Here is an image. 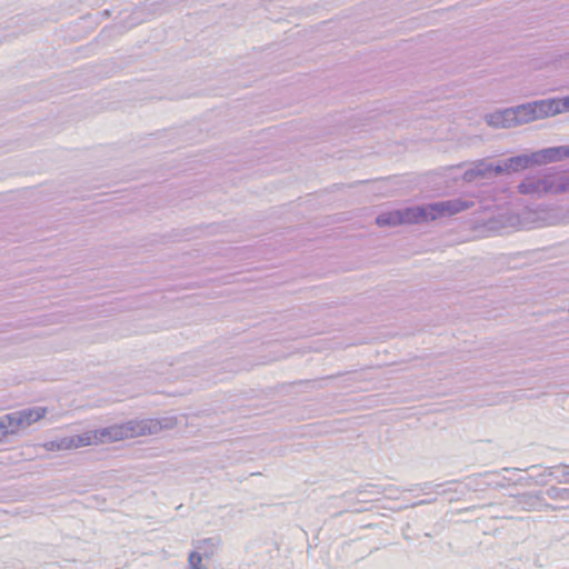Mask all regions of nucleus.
Returning <instances> with one entry per match:
<instances>
[{
    "label": "nucleus",
    "mask_w": 569,
    "mask_h": 569,
    "mask_svg": "<svg viewBox=\"0 0 569 569\" xmlns=\"http://www.w3.org/2000/svg\"><path fill=\"white\" fill-rule=\"evenodd\" d=\"M177 419L167 417L161 419H142L130 420L126 423L113 425L97 430H89L87 437H90V446L114 442L128 438H136L140 436L157 435L162 430L174 428Z\"/></svg>",
    "instance_id": "f257e3e1"
},
{
    "label": "nucleus",
    "mask_w": 569,
    "mask_h": 569,
    "mask_svg": "<svg viewBox=\"0 0 569 569\" xmlns=\"http://www.w3.org/2000/svg\"><path fill=\"white\" fill-rule=\"evenodd\" d=\"M520 194L533 199L553 197L569 192V169L550 167L527 174L517 186Z\"/></svg>",
    "instance_id": "f03ea898"
},
{
    "label": "nucleus",
    "mask_w": 569,
    "mask_h": 569,
    "mask_svg": "<svg viewBox=\"0 0 569 569\" xmlns=\"http://www.w3.org/2000/svg\"><path fill=\"white\" fill-rule=\"evenodd\" d=\"M560 107V100L555 99L536 100L512 107L511 110L515 112V126L517 127L535 120L555 116L561 112Z\"/></svg>",
    "instance_id": "7ed1b4c3"
},
{
    "label": "nucleus",
    "mask_w": 569,
    "mask_h": 569,
    "mask_svg": "<svg viewBox=\"0 0 569 569\" xmlns=\"http://www.w3.org/2000/svg\"><path fill=\"white\" fill-rule=\"evenodd\" d=\"M46 407H31L6 413L1 417L6 437L17 436L47 415Z\"/></svg>",
    "instance_id": "20e7f679"
},
{
    "label": "nucleus",
    "mask_w": 569,
    "mask_h": 569,
    "mask_svg": "<svg viewBox=\"0 0 569 569\" xmlns=\"http://www.w3.org/2000/svg\"><path fill=\"white\" fill-rule=\"evenodd\" d=\"M473 206L472 201L460 198L417 206L419 223L436 220L438 218L451 217Z\"/></svg>",
    "instance_id": "39448f33"
},
{
    "label": "nucleus",
    "mask_w": 569,
    "mask_h": 569,
    "mask_svg": "<svg viewBox=\"0 0 569 569\" xmlns=\"http://www.w3.org/2000/svg\"><path fill=\"white\" fill-rule=\"evenodd\" d=\"M417 207L383 212L376 218L379 227H396L403 223H419Z\"/></svg>",
    "instance_id": "423d86ee"
},
{
    "label": "nucleus",
    "mask_w": 569,
    "mask_h": 569,
    "mask_svg": "<svg viewBox=\"0 0 569 569\" xmlns=\"http://www.w3.org/2000/svg\"><path fill=\"white\" fill-rule=\"evenodd\" d=\"M535 166L547 164L569 158V146H559L531 152Z\"/></svg>",
    "instance_id": "0eeeda50"
},
{
    "label": "nucleus",
    "mask_w": 569,
    "mask_h": 569,
    "mask_svg": "<svg viewBox=\"0 0 569 569\" xmlns=\"http://www.w3.org/2000/svg\"><path fill=\"white\" fill-rule=\"evenodd\" d=\"M531 166H535L533 158H531V153L519 154L516 157L505 159L500 163H497L496 174L519 172Z\"/></svg>",
    "instance_id": "6e6552de"
},
{
    "label": "nucleus",
    "mask_w": 569,
    "mask_h": 569,
    "mask_svg": "<svg viewBox=\"0 0 569 569\" xmlns=\"http://www.w3.org/2000/svg\"><path fill=\"white\" fill-rule=\"evenodd\" d=\"M511 108H506L502 110H497L495 112L488 113L485 116V120L488 126L499 129V128H513L515 126V117Z\"/></svg>",
    "instance_id": "1a4fd4ad"
},
{
    "label": "nucleus",
    "mask_w": 569,
    "mask_h": 569,
    "mask_svg": "<svg viewBox=\"0 0 569 569\" xmlns=\"http://www.w3.org/2000/svg\"><path fill=\"white\" fill-rule=\"evenodd\" d=\"M393 490L391 488H381L380 486L368 483L357 492V500L368 502L378 500L380 496L391 497Z\"/></svg>",
    "instance_id": "9d476101"
},
{
    "label": "nucleus",
    "mask_w": 569,
    "mask_h": 569,
    "mask_svg": "<svg viewBox=\"0 0 569 569\" xmlns=\"http://www.w3.org/2000/svg\"><path fill=\"white\" fill-rule=\"evenodd\" d=\"M86 446H90V437H87V432H83L81 435L63 437L61 439H58L56 449L70 450Z\"/></svg>",
    "instance_id": "9b49d317"
},
{
    "label": "nucleus",
    "mask_w": 569,
    "mask_h": 569,
    "mask_svg": "<svg viewBox=\"0 0 569 569\" xmlns=\"http://www.w3.org/2000/svg\"><path fill=\"white\" fill-rule=\"evenodd\" d=\"M541 492H526L517 497V503L526 510H537L542 506Z\"/></svg>",
    "instance_id": "f8f14e48"
},
{
    "label": "nucleus",
    "mask_w": 569,
    "mask_h": 569,
    "mask_svg": "<svg viewBox=\"0 0 569 569\" xmlns=\"http://www.w3.org/2000/svg\"><path fill=\"white\" fill-rule=\"evenodd\" d=\"M475 166L479 170V173H480L482 179L483 178H490L492 176H497L496 174V167H497V164H495L492 162H488L486 160H480V161L476 162Z\"/></svg>",
    "instance_id": "ddd939ff"
},
{
    "label": "nucleus",
    "mask_w": 569,
    "mask_h": 569,
    "mask_svg": "<svg viewBox=\"0 0 569 569\" xmlns=\"http://www.w3.org/2000/svg\"><path fill=\"white\" fill-rule=\"evenodd\" d=\"M546 495L550 499H559L566 501L569 500V488L550 487L547 489Z\"/></svg>",
    "instance_id": "4468645a"
},
{
    "label": "nucleus",
    "mask_w": 569,
    "mask_h": 569,
    "mask_svg": "<svg viewBox=\"0 0 569 569\" xmlns=\"http://www.w3.org/2000/svg\"><path fill=\"white\" fill-rule=\"evenodd\" d=\"M462 179L463 181L466 182H472V181H476L478 179H482L480 173H479V170L477 169L476 166H473L472 168L466 170L463 172V176H462Z\"/></svg>",
    "instance_id": "2eb2a0df"
},
{
    "label": "nucleus",
    "mask_w": 569,
    "mask_h": 569,
    "mask_svg": "<svg viewBox=\"0 0 569 569\" xmlns=\"http://www.w3.org/2000/svg\"><path fill=\"white\" fill-rule=\"evenodd\" d=\"M556 220L558 223H569V204L566 208L558 209Z\"/></svg>",
    "instance_id": "dca6fc26"
},
{
    "label": "nucleus",
    "mask_w": 569,
    "mask_h": 569,
    "mask_svg": "<svg viewBox=\"0 0 569 569\" xmlns=\"http://www.w3.org/2000/svg\"><path fill=\"white\" fill-rule=\"evenodd\" d=\"M201 562H202V558L198 552H192L189 556V563L191 566V569H202Z\"/></svg>",
    "instance_id": "f3484780"
},
{
    "label": "nucleus",
    "mask_w": 569,
    "mask_h": 569,
    "mask_svg": "<svg viewBox=\"0 0 569 569\" xmlns=\"http://www.w3.org/2000/svg\"><path fill=\"white\" fill-rule=\"evenodd\" d=\"M57 442H58V440L49 441V442H47V443L44 445V448H46L47 450H57V449H56Z\"/></svg>",
    "instance_id": "a211bd4d"
},
{
    "label": "nucleus",
    "mask_w": 569,
    "mask_h": 569,
    "mask_svg": "<svg viewBox=\"0 0 569 569\" xmlns=\"http://www.w3.org/2000/svg\"><path fill=\"white\" fill-rule=\"evenodd\" d=\"M560 483L569 485V476H565V472L562 473V477L558 480Z\"/></svg>",
    "instance_id": "6ab92c4d"
},
{
    "label": "nucleus",
    "mask_w": 569,
    "mask_h": 569,
    "mask_svg": "<svg viewBox=\"0 0 569 569\" xmlns=\"http://www.w3.org/2000/svg\"><path fill=\"white\" fill-rule=\"evenodd\" d=\"M557 468H559V466H557ZM553 469H556V467H549L546 469V472L548 476L552 477L553 476Z\"/></svg>",
    "instance_id": "aec40b11"
},
{
    "label": "nucleus",
    "mask_w": 569,
    "mask_h": 569,
    "mask_svg": "<svg viewBox=\"0 0 569 569\" xmlns=\"http://www.w3.org/2000/svg\"><path fill=\"white\" fill-rule=\"evenodd\" d=\"M493 475H496V472L490 471V472H486L483 475H479V477H489V476H493Z\"/></svg>",
    "instance_id": "412c9836"
},
{
    "label": "nucleus",
    "mask_w": 569,
    "mask_h": 569,
    "mask_svg": "<svg viewBox=\"0 0 569 569\" xmlns=\"http://www.w3.org/2000/svg\"><path fill=\"white\" fill-rule=\"evenodd\" d=\"M560 102H561V107H560V108H561V110H562V109H563V107H565L567 103H569V100H567V102H562V101H560Z\"/></svg>",
    "instance_id": "4be33fe9"
},
{
    "label": "nucleus",
    "mask_w": 569,
    "mask_h": 569,
    "mask_svg": "<svg viewBox=\"0 0 569 569\" xmlns=\"http://www.w3.org/2000/svg\"><path fill=\"white\" fill-rule=\"evenodd\" d=\"M565 476H569V471H565Z\"/></svg>",
    "instance_id": "5701e85b"
}]
</instances>
